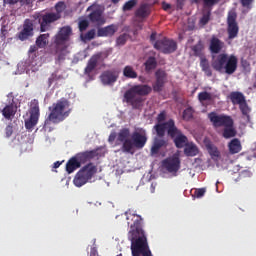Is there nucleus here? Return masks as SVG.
<instances>
[{"label":"nucleus","instance_id":"nucleus-1","mask_svg":"<svg viewBox=\"0 0 256 256\" xmlns=\"http://www.w3.org/2000/svg\"><path fill=\"white\" fill-rule=\"evenodd\" d=\"M156 81L151 86L147 84H138L129 88L124 93L125 102L128 105H131L132 109H141L143 107V97L151 94V91L154 93H161L165 83H167V72L164 70H157L155 72Z\"/></svg>","mask_w":256,"mask_h":256},{"label":"nucleus","instance_id":"nucleus-2","mask_svg":"<svg viewBox=\"0 0 256 256\" xmlns=\"http://www.w3.org/2000/svg\"><path fill=\"white\" fill-rule=\"evenodd\" d=\"M127 223L130 226L128 232V241L131 242V253L132 256H153L149 242L147 241V234L141 227V221L143 219L137 215L129 212H125Z\"/></svg>","mask_w":256,"mask_h":256},{"label":"nucleus","instance_id":"nucleus-3","mask_svg":"<svg viewBox=\"0 0 256 256\" xmlns=\"http://www.w3.org/2000/svg\"><path fill=\"white\" fill-rule=\"evenodd\" d=\"M238 65L239 59L233 54L220 53L217 56H212L211 67L217 73L233 75L237 71Z\"/></svg>","mask_w":256,"mask_h":256},{"label":"nucleus","instance_id":"nucleus-4","mask_svg":"<svg viewBox=\"0 0 256 256\" xmlns=\"http://www.w3.org/2000/svg\"><path fill=\"white\" fill-rule=\"evenodd\" d=\"M73 30L71 26H64L60 28L58 33L54 37V51L56 55V63H61L65 61L67 57V49H69V41L71 39V34Z\"/></svg>","mask_w":256,"mask_h":256},{"label":"nucleus","instance_id":"nucleus-5","mask_svg":"<svg viewBox=\"0 0 256 256\" xmlns=\"http://www.w3.org/2000/svg\"><path fill=\"white\" fill-rule=\"evenodd\" d=\"M69 107H71V104L66 98H61L56 103H53L52 106L48 108L50 114L45 120L44 125H49L50 123L57 125L58 123L65 121L71 113V108Z\"/></svg>","mask_w":256,"mask_h":256},{"label":"nucleus","instance_id":"nucleus-6","mask_svg":"<svg viewBox=\"0 0 256 256\" xmlns=\"http://www.w3.org/2000/svg\"><path fill=\"white\" fill-rule=\"evenodd\" d=\"M97 173V166L93 163H88L83 166L75 175L73 183L75 187H83L86 183H89L93 176Z\"/></svg>","mask_w":256,"mask_h":256},{"label":"nucleus","instance_id":"nucleus-7","mask_svg":"<svg viewBox=\"0 0 256 256\" xmlns=\"http://www.w3.org/2000/svg\"><path fill=\"white\" fill-rule=\"evenodd\" d=\"M87 12H90L88 15V19L90 23H94V25H98V27H101V25H105L106 20L105 16H103V7L97 3H93L90 5L87 10Z\"/></svg>","mask_w":256,"mask_h":256},{"label":"nucleus","instance_id":"nucleus-8","mask_svg":"<svg viewBox=\"0 0 256 256\" xmlns=\"http://www.w3.org/2000/svg\"><path fill=\"white\" fill-rule=\"evenodd\" d=\"M36 19H38L41 33H45V31H49V29H51V24L61 19V14H55V12H46L44 14H39Z\"/></svg>","mask_w":256,"mask_h":256},{"label":"nucleus","instance_id":"nucleus-9","mask_svg":"<svg viewBox=\"0 0 256 256\" xmlns=\"http://www.w3.org/2000/svg\"><path fill=\"white\" fill-rule=\"evenodd\" d=\"M131 131L128 128L121 129L118 133L117 141L122 143L121 151L122 153H130L133 155V140L129 139Z\"/></svg>","mask_w":256,"mask_h":256},{"label":"nucleus","instance_id":"nucleus-10","mask_svg":"<svg viewBox=\"0 0 256 256\" xmlns=\"http://www.w3.org/2000/svg\"><path fill=\"white\" fill-rule=\"evenodd\" d=\"M228 39H235L239 35V24L237 23V10L231 9L227 15Z\"/></svg>","mask_w":256,"mask_h":256},{"label":"nucleus","instance_id":"nucleus-11","mask_svg":"<svg viewBox=\"0 0 256 256\" xmlns=\"http://www.w3.org/2000/svg\"><path fill=\"white\" fill-rule=\"evenodd\" d=\"M153 45L154 49L161 51L165 55H169L177 51V42L168 38L157 40Z\"/></svg>","mask_w":256,"mask_h":256},{"label":"nucleus","instance_id":"nucleus-12","mask_svg":"<svg viewBox=\"0 0 256 256\" xmlns=\"http://www.w3.org/2000/svg\"><path fill=\"white\" fill-rule=\"evenodd\" d=\"M208 119L210 123H212L213 127H229V125H232L233 118L231 116H227L225 114H217V112H210L208 114Z\"/></svg>","mask_w":256,"mask_h":256},{"label":"nucleus","instance_id":"nucleus-13","mask_svg":"<svg viewBox=\"0 0 256 256\" xmlns=\"http://www.w3.org/2000/svg\"><path fill=\"white\" fill-rule=\"evenodd\" d=\"M39 102L34 100L30 108V117L28 120H25V128L28 131H33V128L37 123H39Z\"/></svg>","mask_w":256,"mask_h":256},{"label":"nucleus","instance_id":"nucleus-14","mask_svg":"<svg viewBox=\"0 0 256 256\" xmlns=\"http://www.w3.org/2000/svg\"><path fill=\"white\" fill-rule=\"evenodd\" d=\"M175 145L177 149H183V147L187 146L189 144V139L177 126H174V129L170 130V136H169Z\"/></svg>","mask_w":256,"mask_h":256},{"label":"nucleus","instance_id":"nucleus-15","mask_svg":"<svg viewBox=\"0 0 256 256\" xmlns=\"http://www.w3.org/2000/svg\"><path fill=\"white\" fill-rule=\"evenodd\" d=\"M175 120L169 119L168 121L164 123H158L154 126V129L156 131V135L158 137H165V132L167 131L168 137H170L171 133L170 130L175 128Z\"/></svg>","mask_w":256,"mask_h":256},{"label":"nucleus","instance_id":"nucleus-16","mask_svg":"<svg viewBox=\"0 0 256 256\" xmlns=\"http://www.w3.org/2000/svg\"><path fill=\"white\" fill-rule=\"evenodd\" d=\"M8 99H10L9 103L2 110V115L5 119L11 120L15 117V113H17V106L15 105V99L13 98V93H9L7 95Z\"/></svg>","mask_w":256,"mask_h":256},{"label":"nucleus","instance_id":"nucleus-17","mask_svg":"<svg viewBox=\"0 0 256 256\" xmlns=\"http://www.w3.org/2000/svg\"><path fill=\"white\" fill-rule=\"evenodd\" d=\"M162 165L168 173H177L181 169V160L179 157H170L163 160Z\"/></svg>","mask_w":256,"mask_h":256},{"label":"nucleus","instance_id":"nucleus-18","mask_svg":"<svg viewBox=\"0 0 256 256\" xmlns=\"http://www.w3.org/2000/svg\"><path fill=\"white\" fill-rule=\"evenodd\" d=\"M130 140H132V151L135 148L143 149L147 143V135L145 132H133Z\"/></svg>","mask_w":256,"mask_h":256},{"label":"nucleus","instance_id":"nucleus-19","mask_svg":"<svg viewBox=\"0 0 256 256\" xmlns=\"http://www.w3.org/2000/svg\"><path fill=\"white\" fill-rule=\"evenodd\" d=\"M34 24L33 20L31 19H26L23 24L22 31L19 32L18 38L20 41H26L28 37H33L34 35Z\"/></svg>","mask_w":256,"mask_h":256},{"label":"nucleus","instance_id":"nucleus-20","mask_svg":"<svg viewBox=\"0 0 256 256\" xmlns=\"http://www.w3.org/2000/svg\"><path fill=\"white\" fill-rule=\"evenodd\" d=\"M119 79V75L115 71L106 70L100 75L102 85H113Z\"/></svg>","mask_w":256,"mask_h":256},{"label":"nucleus","instance_id":"nucleus-21","mask_svg":"<svg viewBox=\"0 0 256 256\" xmlns=\"http://www.w3.org/2000/svg\"><path fill=\"white\" fill-rule=\"evenodd\" d=\"M225 47V42L221 41L217 36L213 35L210 39L209 51L214 55H219Z\"/></svg>","mask_w":256,"mask_h":256},{"label":"nucleus","instance_id":"nucleus-22","mask_svg":"<svg viewBox=\"0 0 256 256\" xmlns=\"http://www.w3.org/2000/svg\"><path fill=\"white\" fill-rule=\"evenodd\" d=\"M115 33H117V26L111 24L103 28H98L97 37H113Z\"/></svg>","mask_w":256,"mask_h":256},{"label":"nucleus","instance_id":"nucleus-23","mask_svg":"<svg viewBox=\"0 0 256 256\" xmlns=\"http://www.w3.org/2000/svg\"><path fill=\"white\" fill-rule=\"evenodd\" d=\"M77 161L80 162V166L82 163H87V161L94 159L97 157V150L85 151L74 156Z\"/></svg>","mask_w":256,"mask_h":256},{"label":"nucleus","instance_id":"nucleus-24","mask_svg":"<svg viewBox=\"0 0 256 256\" xmlns=\"http://www.w3.org/2000/svg\"><path fill=\"white\" fill-rule=\"evenodd\" d=\"M149 15H151V8L147 3L141 4L135 12V17L138 19H147Z\"/></svg>","mask_w":256,"mask_h":256},{"label":"nucleus","instance_id":"nucleus-25","mask_svg":"<svg viewBox=\"0 0 256 256\" xmlns=\"http://www.w3.org/2000/svg\"><path fill=\"white\" fill-rule=\"evenodd\" d=\"M228 149L230 155H237V153H241L243 146H241V141L239 138H234L228 143Z\"/></svg>","mask_w":256,"mask_h":256},{"label":"nucleus","instance_id":"nucleus-26","mask_svg":"<svg viewBox=\"0 0 256 256\" xmlns=\"http://www.w3.org/2000/svg\"><path fill=\"white\" fill-rule=\"evenodd\" d=\"M99 55L92 56L87 63L86 68L84 69L85 75H91L93 71H95V68L97 67V63H99Z\"/></svg>","mask_w":256,"mask_h":256},{"label":"nucleus","instance_id":"nucleus-27","mask_svg":"<svg viewBox=\"0 0 256 256\" xmlns=\"http://www.w3.org/2000/svg\"><path fill=\"white\" fill-rule=\"evenodd\" d=\"M191 51L193 52L194 57H200V60L205 59V45H203V41L199 40L196 45L191 47Z\"/></svg>","mask_w":256,"mask_h":256},{"label":"nucleus","instance_id":"nucleus-28","mask_svg":"<svg viewBox=\"0 0 256 256\" xmlns=\"http://www.w3.org/2000/svg\"><path fill=\"white\" fill-rule=\"evenodd\" d=\"M79 167H81V164L75 156L70 158L66 163V171L69 175H71V173H73L75 170L79 169Z\"/></svg>","mask_w":256,"mask_h":256},{"label":"nucleus","instance_id":"nucleus-29","mask_svg":"<svg viewBox=\"0 0 256 256\" xmlns=\"http://www.w3.org/2000/svg\"><path fill=\"white\" fill-rule=\"evenodd\" d=\"M161 147H167V141L163 139H155L151 147V155H157L161 151Z\"/></svg>","mask_w":256,"mask_h":256},{"label":"nucleus","instance_id":"nucleus-30","mask_svg":"<svg viewBox=\"0 0 256 256\" xmlns=\"http://www.w3.org/2000/svg\"><path fill=\"white\" fill-rule=\"evenodd\" d=\"M49 37H50L49 33L40 34L36 38V47H38V49H45V46L49 45Z\"/></svg>","mask_w":256,"mask_h":256},{"label":"nucleus","instance_id":"nucleus-31","mask_svg":"<svg viewBox=\"0 0 256 256\" xmlns=\"http://www.w3.org/2000/svg\"><path fill=\"white\" fill-rule=\"evenodd\" d=\"M229 99L231 101V103H233L234 105H240L243 102H245V95H243V93L241 92H231L229 95Z\"/></svg>","mask_w":256,"mask_h":256},{"label":"nucleus","instance_id":"nucleus-32","mask_svg":"<svg viewBox=\"0 0 256 256\" xmlns=\"http://www.w3.org/2000/svg\"><path fill=\"white\" fill-rule=\"evenodd\" d=\"M233 125H234V122L232 120V125L224 126L223 133H222V137H224V139H231L237 136V130H235V127H233Z\"/></svg>","mask_w":256,"mask_h":256},{"label":"nucleus","instance_id":"nucleus-33","mask_svg":"<svg viewBox=\"0 0 256 256\" xmlns=\"http://www.w3.org/2000/svg\"><path fill=\"white\" fill-rule=\"evenodd\" d=\"M145 72L151 73V71L157 69V58L154 56L148 57V59L144 63Z\"/></svg>","mask_w":256,"mask_h":256},{"label":"nucleus","instance_id":"nucleus-34","mask_svg":"<svg viewBox=\"0 0 256 256\" xmlns=\"http://www.w3.org/2000/svg\"><path fill=\"white\" fill-rule=\"evenodd\" d=\"M200 67L205 73L206 77H213V70H211V65L209 64V60L207 58H202L200 60Z\"/></svg>","mask_w":256,"mask_h":256},{"label":"nucleus","instance_id":"nucleus-35","mask_svg":"<svg viewBox=\"0 0 256 256\" xmlns=\"http://www.w3.org/2000/svg\"><path fill=\"white\" fill-rule=\"evenodd\" d=\"M184 147V153L187 155V157H195L196 155H199V149L196 145L188 144Z\"/></svg>","mask_w":256,"mask_h":256},{"label":"nucleus","instance_id":"nucleus-36","mask_svg":"<svg viewBox=\"0 0 256 256\" xmlns=\"http://www.w3.org/2000/svg\"><path fill=\"white\" fill-rule=\"evenodd\" d=\"M207 149L211 159H213V161H219V157H221V152H219V149L215 145L211 144L207 146Z\"/></svg>","mask_w":256,"mask_h":256},{"label":"nucleus","instance_id":"nucleus-37","mask_svg":"<svg viewBox=\"0 0 256 256\" xmlns=\"http://www.w3.org/2000/svg\"><path fill=\"white\" fill-rule=\"evenodd\" d=\"M123 75L126 79H137L138 75L133 66H125L123 69Z\"/></svg>","mask_w":256,"mask_h":256},{"label":"nucleus","instance_id":"nucleus-38","mask_svg":"<svg viewBox=\"0 0 256 256\" xmlns=\"http://www.w3.org/2000/svg\"><path fill=\"white\" fill-rule=\"evenodd\" d=\"M220 1L221 0H193V3H196L197 5L202 3L203 7L211 9V7H215V5H218Z\"/></svg>","mask_w":256,"mask_h":256},{"label":"nucleus","instance_id":"nucleus-39","mask_svg":"<svg viewBox=\"0 0 256 256\" xmlns=\"http://www.w3.org/2000/svg\"><path fill=\"white\" fill-rule=\"evenodd\" d=\"M34 0H3L4 5H17V3H20V5H31Z\"/></svg>","mask_w":256,"mask_h":256},{"label":"nucleus","instance_id":"nucleus-40","mask_svg":"<svg viewBox=\"0 0 256 256\" xmlns=\"http://www.w3.org/2000/svg\"><path fill=\"white\" fill-rule=\"evenodd\" d=\"M97 35V32L95 29L89 30L86 34H82L80 37L82 41L87 42V41H92V39Z\"/></svg>","mask_w":256,"mask_h":256},{"label":"nucleus","instance_id":"nucleus-41","mask_svg":"<svg viewBox=\"0 0 256 256\" xmlns=\"http://www.w3.org/2000/svg\"><path fill=\"white\" fill-rule=\"evenodd\" d=\"M211 21V10H208L207 12H203V15L200 19V25H207Z\"/></svg>","mask_w":256,"mask_h":256},{"label":"nucleus","instance_id":"nucleus-42","mask_svg":"<svg viewBox=\"0 0 256 256\" xmlns=\"http://www.w3.org/2000/svg\"><path fill=\"white\" fill-rule=\"evenodd\" d=\"M212 97H211V93L204 91V92H200L198 94V101H200V103H203V101H211Z\"/></svg>","mask_w":256,"mask_h":256},{"label":"nucleus","instance_id":"nucleus-43","mask_svg":"<svg viewBox=\"0 0 256 256\" xmlns=\"http://www.w3.org/2000/svg\"><path fill=\"white\" fill-rule=\"evenodd\" d=\"M239 109H240L242 115H245L246 117L249 116V113L251 110L249 109V105H247L246 100L244 102H242L241 104H239Z\"/></svg>","mask_w":256,"mask_h":256},{"label":"nucleus","instance_id":"nucleus-44","mask_svg":"<svg viewBox=\"0 0 256 256\" xmlns=\"http://www.w3.org/2000/svg\"><path fill=\"white\" fill-rule=\"evenodd\" d=\"M193 117V108L188 107L183 111V119L184 121H189Z\"/></svg>","mask_w":256,"mask_h":256},{"label":"nucleus","instance_id":"nucleus-45","mask_svg":"<svg viewBox=\"0 0 256 256\" xmlns=\"http://www.w3.org/2000/svg\"><path fill=\"white\" fill-rule=\"evenodd\" d=\"M137 5V0H129L123 5V11H131Z\"/></svg>","mask_w":256,"mask_h":256},{"label":"nucleus","instance_id":"nucleus-46","mask_svg":"<svg viewBox=\"0 0 256 256\" xmlns=\"http://www.w3.org/2000/svg\"><path fill=\"white\" fill-rule=\"evenodd\" d=\"M66 7L67 6L65 5V2L60 1V2L56 3V5H55L56 12H54V13L58 14V15H61L63 10L66 9Z\"/></svg>","mask_w":256,"mask_h":256},{"label":"nucleus","instance_id":"nucleus-47","mask_svg":"<svg viewBox=\"0 0 256 256\" xmlns=\"http://www.w3.org/2000/svg\"><path fill=\"white\" fill-rule=\"evenodd\" d=\"M205 193H207V189L198 188V189H195L193 197H196L197 199H201V197L205 196Z\"/></svg>","mask_w":256,"mask_h":256},{"label":"nucleus","instance_id":"nucleus-48","mask_svg":"<svg viewBox=\"0 0 256 256\" xmlns=\"http://www.w3.org/2000/svg\"><path fill=\"white\" fill-rule=\"evenodd\" d=\"M79 31H87V27H89V21L87 20H81L78 24Z\"/></svg>","mask_w":256,"mask_h":256},{"label":"nucleus","instance_id":"nucleus-49","mask_svg":"<svg viewBox=\"0 0 256 256\" xmlns=\"http://www.w3.org/2000/svg\"><path fill=\"white\" fill-rule=\"evenodd\" d=\"M255 0H240V3L242 5V7L246 8V9H251L253 6Z\"/></svg>","mask_w":256,"mask_h":256},{"label":"nucleus","instance_id":"nucleus-50","mask_svg":"<svg viewBox=\"0 0 256 256\" xmlns=\"http://www.w3.org/2000/svg\"><path fill=\"white\" fill-rule=\"evenodd\" d=\"M117 45H125L127 43V35L122 34L116 40Z\"/></svg>","mask_w":256,"mask_h":256},{"label":"nucleus","instance_id":"nucleus-51","mask_svg":"<svg viewBox=\"0 0 256 256\" xmlns=\"http://www.w3.org/2000/svg\"><path fill=\"white\" fill-rule=\"evenodd\" d=\"M166 119H167V112L165 111L160 112L157 116L158 123H163V121H165Z\"/></svg>","mask_w":256,"mask_h":256},{"label":"nucleus","instance_id":"nucleus-52","mask_svg":"<svg viewBox=\"0 0 256 256\" xmlns=\"http://www.w3.org/2000/svg\"><path fill=\"white\" fill-rule=\"evenodd\" d=\"M5 133H6V137H11L13 135V126L12 125H8L5 128Z\"/></svg>","mask_w":256,"mask_h":256},{"label":"nucleus","instance_id":"nucleus-53","mask_svg":"<svg viewBox=\"0 0 256 256\" xmlns=\"http://www.w3.org/2000/svg\"><path fill=\"white\" fill-rule=\"evenodd\" d=\"M90 256H99V252L97 251V246H93L90 250Z\"/></svg>","mask_w":256,"mask_h":256},{"label":"nucleus","instance_id":"nucleus-54","mask_svg":"<svg viewBox=\"0 0 256 256\" xmlns=\"http://www.w3.org/2000/svg\"><path fill=\"white\" fill-rule=\"evenodd\" d=\"M57 76L55 74H52L51 77L48 79V87H51L53 83L55 82V78Z\"/></svg>","mask_w":256,"mask_h":256},{"label":"nucleus","instance_id":"nucleus-55","mask_svg":"<svg viewBox=\"0 0 256 256\" xmlns=\"http://www.w3.org/2000/svg\"><path fill=\"white\" fill-rule=\"evenodd\" d=\"M115 139H117V134H115V132H113L109 135L108 141H109V143H113L115 141Z\"/></svg>","mask_w":256,"mask_h":256},{"label":"nucleus","instance_id":"nucleus-56","mask_svg":"<svg viewBox=\"0 0 256 256\" xmlns=\"http://www.w3.org/2000/svg\"><path fill=\"white\" fill-rule=\"evenodd\" d=\"M155 39H157V33L153 32V33L150 35V41H151V43H157V41H155Z\"/></svg>","mask_w":256,"mask_h":256},{"label":"nucleus","instance_id":"nucleus-57","mask_svg":"<svg viewBox=\"0 0 256 256\" xmlns=\"http://www.w3.org/2000/svg\"><path fill=\"white\" fill-rule=\"evenodd\" d=\"M162 7H163L164 11H168V9H171V4H167V3L164 2L162 4Z\"/></svg>","mask_w":256,"mask_h":256},{"label":"nucleus","instance_id":"nucleus-58","mask_svg":"<svg viewBox=\"0 0 256 256\" xmlns=\"http://www.w3.org/2000/svg\"><path fill=\"white\" fill-rule=\"evenodd\" d=\"M61 163H62V162L56 161V162L54 163V165H53V168H54V169H59V167H61Z\"/></svg>","mask_w":256,"mask_h":256},{"label":"nucleus","instance_id":"nucleus-59","mask_svg":"<svg viewBox=\"0 0 256 256\" xmlns=\"http://www.w3.org/2000/svg\"><path fill=\"white\" fill-rule=\"evenodd\" d=\"M37 46H31L29 49V53H35L37 51Z\"/></svg>","mask_w":256,"mask_h":256},{"label":"nucleus","instance_id":"nucleus-60","mask_svg":"<svg viewBox=\"0 0 256 256\" xmlns=\"http://www.w3.org/2000/svg\"><path fill=\"white\" fill-rule=\"evenodd\" d=\"M185 0H177V7H180V9L183 7V3Z\"/></svg>","mask_w":256,"mask_h":256},{"label":"nucleus","instance_id":"nucleus-61","mask_svg":"<svg viewBox=\"0 0 256 256\" xmlns=\"http://www.w3.org/2000/svg\"><path fill=\"white\" fill-rule=\"evenodd\" d=\"M1 33H2L3 35H5V33H7V29L5 28V26H2V27H1Z\"/></svg>","mask_w":256,"mask_h":256},{"label":"nucleus","instance_id":"nucleus-62","mask_svg":"<svg viewBox=\"0 0 256 256\" xmlns=\"http://www.w3.org/2000/svg\"><path fill=\"white\" fill-rule=\"evenodd\" d=\"M112 3H114V5H117V3H119L121 0H111Z\"/></svg>","mask_w":256,"mask_h":256},{"label":"nucleus","instance_id":"nucleus-63","mask_svg":"<svg viewBox=\"0 0 256 256\" xmlns=\"http://www.w3.org/2000/svg\"><path fill=\"white\" fill-rule=\"evenodd\" d=\"M139 79H140V81H141V79H142V78H141V77H139Z\"/></svg>","mask_w":256,"mask_h":256},{"label":"nucleus","instance_id":"nucleus-64","mask_svg":"<svg viewBox=\"0 0 256 256\" xmlns=\"http://www.w3.org/2000/svg\"><path fill=\"white\" fill-rule=\"evenodd\" d=\"M40 1H45V0H40Z\"/></svg>","mask_w":256,"mask_h":256}]
</instances>
